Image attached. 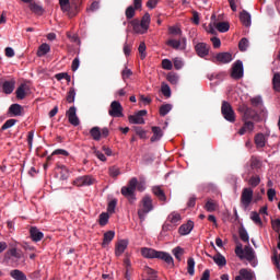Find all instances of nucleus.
<instances>
[{
	"instance_id": "26",
	"label": "nucleus",
	"mask_w": 280,
	"mask_h": 280,
	"mask_svg": "<svg viewBox=\"0 0 280 280\" xmlns=\"http://www.w3.org/2000/svg\"><path fill=\"white\" fill-rule=\"evenodd\" d=\"M152 191L154 194V196L159 199V201L161 202H166V196L164 194V190L160 187V186H154L152 188Z\"/></svg>"
},
{
	"instance_id": "15",
	"label": "nucleus",
	"mask_w": 280,
	"mask_h": 280,
	"mask_svg": "<svg viewBox=\"0 0 280 280\" xmlns=\"http://www.w3.org/2000/svg\"><path fill=\"white\" fill-rule=\"evenodd\" d=\"M30 237L33 242L38 243L44 238V233L36 226L30 228Z\"/></svg>"
},
{
	"instance_id": "32",
	"label": "nucleus",
	"mask_w": 280,
	"mask_h": 280,
	"mask_svg": "<svg viewBox=\"0 0 280 280\" xmlns=\"http://www.w3.org/2000/svg\"><path fill=\"white\" fill-rule=\"evenodd\" d=\"M238 234H240L241 241H243V243L249 244V234L245 226L240 228Z\"/></svg>"
},
{
	"instance_id": "44",
	"label": "nucleus",
	"mask_w": 280,
	"mask_h": 280,
	"mask_svg": "<svg viewBox=\"0 0 280 280\" xmlns=\"http://www.w3.org/2000/svg\"><path fill=\"white\" fill-rule=\"evenodd\" d=\"M214 262L219 266V267H224L226 265V259L224 256H222L220 253H218L214 257H213Z\"/></svg>"
},
{
	"instance_id": "39",
	"label": "nucleus",
	"mask_w": 280,
	"mask_h": 280,
	"mask_svg": "<svg viewBox=\"0 0 280 280\" xmlns=\"http://www.w3.org/2000/svg\"><path fill=\"white\" fill-rule=\"evenodd\" d=\"M272 88L276 92H280V72H277L272 77Z\"/></svg>"
},
{
	"instance_id": "33",
	"label": "nucleus",
	"mask_w": 280,
	"mask_h": 280,
	"mask_svg": "<svg viewBox=\"0 0 280 280\" xmlns=\"http://www.w3.org/2000/svg\"><path fill=\"white\" fill-rule=\"evenodd\" d=\"M90 135L94 141H100L102 139V131L100 127H93L90 130Z\"/></svg>"
},
{
	"instance_id": "5",
	"label": "nucleus",
	"mask_w": 280,
	"mask_h": 280,
	"mask_svg": "<svg viewBox=\"0 0 280 280\" xmlns=\"http://www.w3.org/2000/svg\"><path fill=\"white\" fill-rule=\"evenodd\" d=\"M238 113H241L242 121H249V119H257L258 114L255 109L248 107L246 104H241L238 107Z\"/></svg>"
},
{
	"instance_id": "25",
	"label": "nucleus",
	"mask_w": 280,
	"mask_h": 280,
	"mask_svg": "<svg viewBox=\"0 0 280 280\" xmlns=\"http://www.w3.org/2000/svg\"><path fill=\"white\" fill-rule=\"evenodd\" d=\"M254 143L256 144V149H264L266 147V138L264 133H257L254 137Z\"/></svg>"
},
{
	"instance_id": "13",
	"label": "nucleus",
	"mask_w": 280,
	"mask_h": 280,
	"mask_svg": "<svg viewBox=\"0 0 280 280\" xmlns=\"http://www.w3.org/2000/svg\"><path fill=\"white\" fill-rule=\"evenodd\" d=\"M255 130V124L250 120H243V127H241L238 135L245 136L246 133H253Z\"/></svg>"
},
{
	"instance_id": "3",
	"label": "nucleus",
	"mask_w": 280,
	"mask_h": 280,
	"mask_svg": "<svg viewBox=\"0 0 280 280\" xmlns=\"http://www.w3.org/2000/svg\"><path fill=\"white\" fill-rule=\"evenodd\" d=\"M130 24L133 28V32L137 34H144L149 28L150 15L145 13L141 19V22H139V20H133L130 22Z\"/></svg>"
},
{
	"instance_id": "50",
	"label": "nucleus",
	"mask_w": 280,
	"mask_h": 280,
	"mask_svg": "<svg viewBox=\"0 0 280 280\" xmlns=\"http://www.w3.org/2000/svg\"><path fill=\"white\" fill-rule=\"evenodd\" d=\"M205 208L208 212H214L218 208V205L212 199H210L206 202Z\"/></svg>"
},
{
	"instance_id": "36",
	"label": "nucleus",
	"mask_w": 280,
	"mask_h": 280,
	"mask_svg": "<svg viewBox=\"0 0 280 280\" xmlns=\"http://www.w3.org/2000/svg\"><path fill=\"white\" fill-rule=\"evenodd\" d=\"M50 51V46L48 44H42L38 47V50L36 52L37 57H44Z\"/></svg>"
},
{
	"instance_id": "31",
	"label": "nucleus",
	"mask_w": 280,
	"mask_h": 280,
	"mask_svg": "<svg viewBox=\"0 0 280 280\" xmlns=\"http://www.w3.org/2000/svg\"><path fill=\"white\" fill-rule=\"evenodd\" d=\"M58 170H60V180H68L70 177L69 168L66 165H58Z\"/></svg>"
},
{
	"instance_id": "42",
	"label": "nucleus",
	"mask_w": 280,
	"mask_h": 280,
	"mask_svg": "<svg viewBox=\"0 0 280 280\" xmlns=\"http://www.w3.org/2000/svg\"><path fill=\"white\" fill-rule=\"evenodd\" d=\"M249 102H252V106H254V108H262L264 106V101L261 96L252 97Z\"/></svg>"
},
{
	"instance_id": "9",
	"label": "nucleus",
	"mask_w": 280,
	"mask_h": 280,
	"mask_svg": "<svg viewBox=\"0 0 280 280\" xmlns=\"http://www.w3.org/2000/svg\"><path fill=\"white\" fill-rule=\"evenodd\" d=\"M147 114L148 112L145 109H141L137 112L135 115L128 116V121L129 124H138L140 126H143V124H145L143 117H145Z\"/></svg>"
},
{
	"instance_id": "40",
	"label": "nucleus",
	"mask_w": 280,
	"mask_h": 280,
	"mask_svg": "<svg viewBox=\"0 0 280 280\" xmlns=\"http://www.w3.org/2000/svg\"><path fill=\"white\" fill-rule=\"evenodd\" d=\"M214 26L220 33H226L230 30V24L228 22L214 23Z\"/></svg>"
},
{
	"instance_id": "59",
	"label": "nucleus",
	"mask_w": 280,
	"mask_h": 280,
	"mask_svg": "<svg viewBox=\"0 0 280 280\" xmlns=\"http://www.w3.org/2000/svg\"><path fill=\"white\" fill-rule=\"evenodd\" d=\"M271 228L276 233H280V218L271 221Z\"/></svg>"
},
{
	"instance_id": "52",
	"label": "nucleus",
	"mask_w": 280,
	"mask_h": 280,
	"mask_svg": "<svg viewBox=\"0 0 280 280\" xmlns=\"http://www.w3.org/2000/svg\"><path fill=\"white\" fill-rule=\"evenodd\" d=\"M137 9H135V7L130 5L127 7L126 11H125V15L127 18V20H132L135 18Z\"/></svg>"
},
{
	"instance_id": "1",
	"label": "nucleus",
	"mask_w": 280,
	"mask_h": 280,
	"mask_svg": "<svg viewBox=\"0 0 280 280\" xmlns=\"http://www.w3.org/2000/svg\"><path fill=\"white\" fill-rule=\"evenodd\" d=\"M137 185H139V179L132 177L127 186H122L120 194L129 201L130 205H133L137 201Z\"/></svg>"
},
{
	"instance_id": "8",
	"label": "nucleus",
	"mask_w": 280,
	"mask_h": 280,
	"mask_svg": "<svg viewBox=\"0 0 280 280\" xmlns=\"http://www.w3.org/2000/svg\"><path fill=\"white\" fill-rule=\"evenodd\" d=\"M244 258L249 261V265L252 267L256 268L258 265V260L255 254V249L253 247H249V245H245V253H244Z\"/></svg>"
},
{
	"instance_id": "60",
	"label": "nucleus",
	"mask_w": 280,
	"mask_h": 280,
	"mask_svg": "<svg viewBox=\"0 0 280 280\" xmlns=\"http://www.w3.org/2000/svg\"><path fill=\"white\" fill-rule=\"evenodd\" d=\"M161 91H162L163 95L166 97H170L172 94L170 86L164 82L162 83Z\"/></svg>"
},
{
	"instance_id": "34",
	"label": "nucleus",
	"mask_w": 280,
	"mask_h": 280,
	"mask_svg": "<svg viewBox=\"0 0 280 280\" xmlns=\"http://www.w3.org/2000/svg\"><path fill=\"white\" fill-rule=\"evenodd\" d=\"M180 221V214L178 212H172L170 213L167 218V222L172 223L174 226H176Z\"/></svg>"
},
{
	"instance_id": "28",
	"label": "nucleus",
	"mask_w": 280,
	"mask_h": 280,
	"mask_svg": "<svg viewBox=\"0 0 280 280\" xmlns=\"http://www.w3.org/2000/svg\"><path fill=\"white\" fill-rule=\"evenodd\" d=\"M28 89L27 84L22 83L18 86V90H15V96L18 100H23L26 97V90Z\"/></svg>"
},
{
	"instance_id": "49",
	"label": "nucleus",
	"mask_w": 280,
	"mask_h": 280,
	"mask_svg": "<svg viewBox=\"0 0 280 280\" xmlns=\"http://www.w3.org/2000/svg\"><path fill=\"white\" fill-rule=\"evenodd\" d=\"M82 178H83L84 187L93 186L95 184V178L91 175H84V176H82Z\"/></svg>"
},
{
	"instance_id": "24",
	"label": "nucleus",
	"mask_w": 280,
	"mask_h": 280,
	"mask_svg": "<svg viewBox=\"0 0 280 280\" xmlns=\"http://www.w3.org/2000/svg\"><path fill=\"white\" fill-rule=\"evenodd\" d=\"M141 255L144 258L153 259V258H156L158 252H156V249H151L150 247H142Z\"/></svg>"
},
{
	"instance_id": "7",
	"label": "nucleus",
	"mask_w": 280,
	"mask_h": 280,
	"mask_svg": "<svg viewBox=\"0 0 280 280\" xmlns=\"http://www.w3.org/2000/svg\"><path fill=\"white\" fill-rule=\"evenodd\" d=\"M108 115L110 117H124V107L121 106V103L113 101L108 109Z\"/></svg>"
},
{
	"instance_id": "19",
	"label": "nucleus",
	"mask_w": 280,
	"mask_h": 280,
	"mask_svg": "<svg viewBox=\"0 0 280 280\" xmlns=\"http://www.w3.org/2000/svg\"><path fill=\"white\" fill-rule=\"evenodd\" d=\"M196 52L199 57L203 58L209 55L210 47L205 43H199L195 47Z\"/></svg>"
},
{
	"instance_id": "47",
	"label": "nucleus",
	"mask_w": 280,
	"mask_h": 280,
	"mask_svg": "<svg viewBox=\"0 0 280 280\" xmlns=\"http://www.w3.org/2000/svg\"><path fill=\"white\" fill-rule=\"evenodd\" d=\"M117 205H118V199H117V198L112 199V200L108 202L107 211H108L110 214L115 213L116 208H117Z\"/></svg>"
},
{
	"instance_id": "27",
	"label": "nucleus",
	"mask_w": 280,
	"mask_h": 280,
	"mask_svg": "<svg viewBox=\"0 0 280 280\" xmlns=\"http://www.w3.org/2000/svg\"><path fill=\"white\" fill-rule=\"evenodd\" d=\"M152 133L150 141L151 143L160 141V139L163 137V131L160 127H152Z\"/></svg>"
},
{
	"instance_id": "23",
	"label": "nucleus",
	"mask_w": 280,
	"mask_h": 280,
	"mask_svg": "<svg viewBox=\"0 0 280 280\" xmlns=\"http://www.w3.org/2000/svg\"><path fill=\"white\" fill-rule=\"evenodd\" d=\"M156 259H161V260L165 261L167 265L174 266V259L168 253L158 252Z\"/></svg>"
},
{
	"instance_id": "57",
	"label": "nucleus",
	"mask_w": 280,
	"mask_h": 280,
	"mask_svg": "<svg viewBox=\"0 0 280 280\" xmlns=\"http://www.w3.org/2000/svg\"><path fill=\"white\" fill-rule=\"evenodd\" d=\"M250 166H252V170H258L261 167V162L259 159L255 158V156H252V160H250Z\"/></svg>"
},
{
	"instance_id": "62",
	"label": "nucleus",
	"mask_w": 280,
	"mask_h": 280,
	"mask_svg": "<svg viewBox=\"0 0 280 280\" xmlns=\"http://www.w3.org/2000/svg\"><path fill=\"white\" fill-rule=\"evenodd\" d=\"M145 49H147L145 44H144V43H141V44L139 45L138 50H139V54H140V58H141L142 60H143V59L145 58V56H147Z\"/></svg>"
},
{
	"instance_id": "61",
	"label": "nucleus",
	"mask_w": 280,
	"mask_h": 280,
	"mask_svg": "<svg viewBox=\"0 0 280 280\" xmlns=\"http://www.w3.org/2000/svg\"><path fill=\"white\" fill-rule=\"evenodd\" d=\"M248 44H249L248 39H247V38H243V39L240 42V44H238L240 50H241V51H246L247 48H248Z\"/></svg>"
},
{
	"instance_id": "35",
	"label": "nucleus",
	"mask_w": 280,
	"mask_h": 280,
	"mask_svg": "<svg viewBox=\"0 0 280 280\" xmlns=\"http://www.w3.org/2000/svg\"><path fill=\"white\" fill-rule=\"evenodd\" d=\"M30 10L36 14V15H43L44 14V9L40 7V4H36V2H31L30 4Z\"/></svg>"
},
{
	"instance_id": "56",
	"label": "nucleus",
	"mask_w": 280,
	"mask_h": 280,
	"mask_svg": "<svg viewBox=\"0 0 280 280\" xmlns=\"http://www.w3.org/2000/svg\"><path fill=\"white\" fill-rule=\"evenodd\" d=\"M252 221H254V223L257 225H262L261 218L257 211H252Z\"/></svg>"
},
{
	"instance_id": "2",
	"label": "nucleus",
	"mask_w": 280,
	"mask_h": 280,
	"mask_svg": "<svg viewBox=\"0 0 280 280\" xmlns=\"http://www.w3.org/2000/svg\"><path fill=\"white\" fill-rule=\"evenodd\" d=\"M154 209L153 207V200L151 196L145 195L142 197L139 209H138V217L140 219V222H143L145 220V215L150 213Z\"/></svg>"
},
{
	"instance_id": "51",
	"label": "nucleus",
	"mask_w": 280,
	"mask_h": 280,
	"mask_svg": "<svg viewBox=\"0 0 280 280\" xmlns=\"http://www.w3.org/2000/svg\"><path fill=\"white\" fill-rule=\"evenodd\" d=\"M195 259L190 257L187 261V271L190 276L195 275Z\"/></svg>"
},
{
	"instance_id": "64",
	"label": "nucleus",
	"mask_w": 280,
	"mask_h": 280,
	"mask_svg": "<svg viewBox=\"0 0 280 280\" xmlns=\"http://www.w3.org/2000/svg\"><path fill=\"white\" fill-rule=\"evenodd\" d=\"M162 68L165 69V70H172L173 65L168 59H164L162 61Z\"/></svg>"
},
{
	"instance_id": "22",
	"label": "nucleus",
	"mask_w": 280,
	"mask_h": 280,
	"mask_svg": "<svg viewBox=\"0 0 280 280\" xmlns=\"http://www.w3.org/2000/svg\"><path fill=\"white\" fill-rule=\"evenodd\" d=\"M115 236H116V232H114V230H109L108 232H105L103 236L102 247L108 246L115 240Z\"/></svg>"
},
{
	"instance_id": "12",
	"label": "nucleus",
	"mask_w": 280,
	"mask_h": 280,
	"mask_svg": "<svg viewBox=\"0 0 280 280\" xmlns=\"http://www.w3.org/2000/svg\"><path fill=\"white\" fill-rule=\"evenodd\" d=\"M233 60L232 54L230 52H220L213 58L214 63L226 65Z\"/></svg>"
},
{
	"instance_id": "58",
	"label": "nucleus",
	"mask_w": 280,
	"mask_h": 280,
	"mask_svg": "<svg viewBox=\"0 0 280 280\" xmlns=\"http://www.w3.org/2000/svg\"><path fill=\"white\" fill-rule=\"evenodd\" d=\"M244 253H245V247L243 248L242 243H238L236 249H235V254L237 255V257H240L241 259H244Z\"/></svg>"
},
{
	"instance_id": "11",
	"label": "nucleus",
	"mask_w": 280,
	"mask_h": 280,
	"mask_svg": "<svg viewBox=\"0 0 280 280\" xmlns=\"http://www.w3.org/2000/svg\"><path fill=\"white\" fill-rule=\"evenodd\" d=\"M231 77L235 80H240L244 77V67L241 60H237L233 65Z\"/></svg>"
},
{
	"instance_id": "48",
	"label": "nucleus",
	"mask_w": 280,
	"mask_h": 280,
	"mask_svg": "<svg viewBox=\"0 0 280 280\" xmlns=\"http://www.w3.org/2000/svg\"><path fill=\"white\" fill-rule=\"evenodd\" d=\"M173 255L175 256V258L180 261L182 260V256L185 254V250L183 249V247H174V249H172Z\"/></svg>"
},
{
	"instance_id": "4",
	"label": "nucleus",
	"mask_w": 280,
	"mask_h": 280,
	"mask_svg": "<svg viewBox=\"0 0 280 280\" xmlns=\"http://www.w3.org/2000/svg\"><path fill=\"white\" fill-rule=\"evenodd\" d=\"M221 113H222L224 119H226V121H230V124H235L236 114H235L232 105L229 102H226V101L222 102Z\"/></svg>"
},
{
	"instance_id": "54",
	"label": "nucleus",
	"mask_w": 280,
	"mask_h": 280,
	"mask_svg": "<svg viewBox=\"0 0 280 280\" xmlns=\"http://www.w3.org/2000/svg\"><path fill=\"white\" fill-rule=\"evenodd\" d=\"M108 172H109V176L113 178H117L119 175H121V172L117 166H110Z\"/></svg>"
},
{
	"instance_id": "41",
	"label": "nucleus",
	"mask_w": 280,
	"mask_h": 280,
	"mask_svg": "<svg viewBox=\"0 0 280 280\" xmlns=\"http://www.w3.org/2000/svg\"><path fill=\"white\" fill-rule=\"evenodd\" d=\"M261 179L259 175H253L252 177H249V182H247V184L252 187V188H256L259 186Z\"/></svg>"
},
{
	"instance_id": "63",
	"label": "nucleus",
	"mask_w": 280,
	"mask_h": 280,
	"mask_svg": "<svg viewBox=\"0 0 280 280\" xmlns=\"http://www.w3.org/2000/svg\"><path fill=\"white\" fill-rule=\"evenodd\" d=\"M166 44L173 47L174 49H178L182 45L179 40H175V39H170Z\"/></svg>"
},
{
	"instance_id": "17",
	"label": "nucleus",
	"mask_w": 280,
	"mask_h": 280,
	"mask_svg": "<svg viewBox=\"0 0 280 280\" xmlns=\"http://www.w3.org/2000/svg\"><path fill=\"white\" fill-rule=\"evenodd\" d=\"M59 5L62 12H67L69 18L77 16V13L72 12L70 0H59Z\"/></svg>"
},
{
	"instance_id": "45",
	"label": "nucleus",
	"mask_w": 280,
	"mask_h": 280,
	"mask_svg": "<svg viewBox=\"0 0 280 280\" xmlns=\"http://www.w3.org/2000/svg\"><path fill=\"white\" fill-rule=\"evenodd\" d=\"M10 275L15 280H27V277L20 270H12Z\"/></svg>"
},
{
	"instance_id": "6",
	"label": "nucleus",
	"mask_w": 280,
	"mask_h": 280,
	"mask_svg": "<svg viewBox=\"0 0 280 280\" xmlns=\"http://www.w3.org/2000/svg\"><path fill=\"white\" fill-rule=\"evenodd\" d=\"M254 190L250 187L243 188L241 192V206L245 208V210L250 206L253 202Z\"/></svg>"
},
{
	"instance_id": "10",
	"label": "nucleus",
	"mask_w": 280,
	"mask_h": 280,
	"mask_svg": "<svg viewBox=\"0 0 280 280\" xmlns=\"http://www.w3.org/2000/svg\"><path fill=\"white\" fill-rule=\"evenodd\" d=\"M66 117L68 118L71 126H80V118L77 115V107L72 106L66 112Z\"/></svg>"
},
{
	"instance_id": "46",
	"label": "nucleus",
	"mask_w": 280,
	"mask_h": 280,
	"mask_svg": "<svg viewBox=\"0 0 280 280\" xmlns=\"http://www.w3.org/2000/svg\"><path fill=\"white\" fill-rule=\"evenodd\" d=\"M81 4L82 0H73L70 4V10L77 15L79 13Z\"/></svg>"
},
{
	"instance_id": "14",
	"label": "nucleus",
	"mask_w": 280,
	"mask_h": 280,
	"mask_svg": "<svg viewBox=\"0 0 280 280\" xmlns=\"http://www.w3.org/2000/svg\"><path fill=\"white\" fill-rule=\"evenodd\" d=\"M7 254L15 258V261H21L22 264H25V255L22 252V249H16V247H11V249Z\"/></svg>"
},
{
	"instance_id": "18",
	"label": "nucleus",
	"mask_w": 280,
	"mask_h": 280,
	"mask_svg": "<svg viewBox=\"0 0 280 280\" xmlns=\"http://www.w3.org/2000/svg\"><path fill=\"white\" fill-rule=\"evenodd\" d=\"M195 223L191 220H188L187 223H184L179 226L178 233L183 236L190 234L194 230Z\"/></svg>"
},
{
	"instance_id": "38",
	"label": "nucleus",
	"mask_w": 280,
	"mask_h": 280,
	"mask_svg": "<svg viewBox=\"0 0 280 280\" xmlns=\"http://www.w3.org/2000/svg\"><path fill=\"white\" fill-rule=\"evenodd\" d=\"M75 96H77V92L74 88H70L69 91L67 92V96H66V101L69 104H72L75 102Z\"/></svg>"
},
{
	"instance_id": "37",
	"label": "nucleus",
	"mask_w": 280,
	"mask_h": 280,
	"mask_svg": "<svg viewBox=\"0 0 280 280\" xmlns=\"http://www.w3.org/2000/svg\"><path fill=\"white\" fill-rule=\"evenodd\" d=\"M109 218H110V215L108 212H102L98 218V224L101 226H106L109 222Z\"/></svg>"
},
{
	"instance_id": "21",
	"label": "nucleus",
	"mask_w": 280,
	"mask_h": 280,
	"mask_svg": "<svg viewBox=\"0 0 280 280\" xmlns=\"http://www.w3.org/2000/svg\"><path fill=\"white\" fill-rule=\"evenodd\" d=\"M16 81L14 79H11L10 81H4L2 83V92L4 94H11L15 89Z\"/></svg>"
},
{
	"instance_id": "30",
	"label": "nucleus",
	"mask_w": 280,
	"mask_h": 280,
	"mask_svg": "<svg viewBox=\"0 0 280 280\" xmlns=\"http://www.w3.org/2000/svg\"><path fill=\"white\" fill-rule=\"evenodd\" d=\"M241 23H243L245 27H249L252 25V16L248 12H241Z\"/></svg>"
},
{
	"instance_id": "55",
	"label": "nucleus",
	"mask_w": 280,
	"mask_h": 280,
	"mask_svg": "<svg viewBox=\"0 0 280 280\" xmlns=\"http://www.w3.org/2000/svg\"><path fill=\"white\" fill-rule=\"evenodd\" d=\"M172 110V105L171 104H164L160 107V115L161 117H165V115Z\"/></svg>"
},
{
	"instance_id": "53",
	"label": "nucleus",
	"mask_w": 280,
	"mask_h": 280,
	"mask_svg": "<svg viewBox=\"0 0 280 280\" xmlns=\"http://www.w3.org/2000/svg\"><path fill=\"white\" fill-rule=\"evenodd\" d=\"M16 122H18L16 119L11 118V119L4 121V125H2L0 130H8L9 128H12L13 126H15Z\"/></svg>"
},
{
	"instance_id": "20",
	"label": "nucleus",
	"mask_w": 280,
	"mask_h": 280,
	"mask_svg": "<svg viewBox=\"0 0 280 280\" xmlns=\"http://www.w3.org/2000/svg\"><path fill=\"white\" fill-rule=\"evenodd\" d=\"M23 115V107L20 104H12L9 107L10 117H21Z\"/></svg>"
},
{
	"instance_id": "16",
	"label": "nucleus",
	"mask_w": 280,
	"mask_h": 280,
	"mask_svg": "<svg viewBox=\"0 0 280 280\" xmlns=\"http://www.w3.org/2000/svg\"><path fill=\"white\" fill-rule=\"evenodd\" d=\"M127 248H128V241H126V238L118 241L115 245V256L117 257L121 256Z\"/></svg>"
},
{
	"instance_id": "29",
	"label": "nucleus",
	"mask_w": 280,
	"mask_h": 280,
	"mask_svg": "<svg viewBox=\"0 0 280 280\" xmlns=\"http://www.w3.org/2000/svg\"><path fill=\"white\" fill-rule=\"evenodd\" d=\"M240 276L243 278V280H254L255 279V272L250 269H241Z\"/></svg>"
},
{
	"instance_id": "43",
	"label": "nucleus",
	"mask_w": 280,
	"mask_h": 280,
	"mask_svg": "<svg viewBox=\"0 0 280 280\" xmlns=\"http://www.w3.org/2000/svg\"><path fill=\"white\" fill-rule=\"evenodd\" d=\"M133 130L136 132V136H138L140 138V140H147L148 139L147 131L144 129H142L141 127L135 126Z\"/></svg>"
}]
</instances>
